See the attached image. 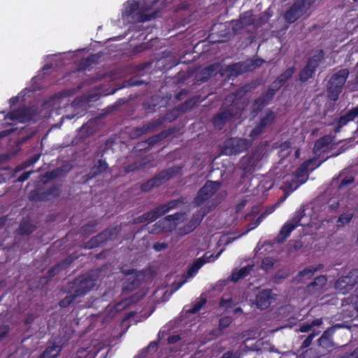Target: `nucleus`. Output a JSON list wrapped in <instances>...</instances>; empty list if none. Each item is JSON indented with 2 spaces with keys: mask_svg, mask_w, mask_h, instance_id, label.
Segmentation results:
<instances>
[{
  "mask_svg": "<svg viewBox=\"0 0 358 358\" xmlns=\"http://www.w3.org/2000/svg\"><path fill=\"white\" fill-rule=\"evenodd\" d=\"M312 163V161H308L303 164L294 173L293 176H287L284 179V185L282 189L285 192V196L280 199V200L274 205L268 207L264 213L252 222L249 226L247 231L256 228L262 221L268 215L271 214L281 202H283L288 194L296 190L301 184L304 183L308 178L309 172L308 166Z\"/></svg>",
  "mask_w": 358,
  "mask_h": 358,
  "instance_id": "f257e3e1",
  "label": "nucleus"
},
{
  "mask_svg": "<svg viewBox=\"0 0 358 358\" xmlns=\"http://www.w3.org/2000/svg\"><path fill=\"white\" fill-rule=\"evenodd\" d=\"M150 3L145 0H129L123 5L122 18L124 23L144 21L147 19L145 13L151 8Z\"/></svg>",
  "mask_w": 358,
  "mask_h": 358,
  "instance_id": "f03ea898",
  "label": "nucleus"
},
{
  "mask_svg": "<svg viewBox=\"0 0 358 358\" xmlns=\"http://www.w3.org/2000/svg\"><path fill=\"white\" fill-rule=\"evenodd\" d=\"M312 207L307 206L303 212H299L296 216L287 221L282 227L278 236L279 242L284 241L290 233L298 226H313L314 220L317 219L316 216L309 217Z\"/></svg>",
  "mask_w": 358,
  "mask_h": 358,
  "instance_id": "7ed1b4c3",
  "label": "nucleus"
},
{
  "mask_svg": "<svg viewBox=\"0 0 358 358\" xmlns=\"http://www.w3.org/2000/svg\"><path fill=\"white\" fill-rule=\"evenodd\" d=\"M223 250L224 249H222L215 256L213 255H208V253H206L202 257H200L194 261L192 265L189 267L187 275H180L172 283L171 288V292L177 291L184 283H185L187 277H193L204 264L214 262L215 259H217L222 252Z\"/></svg>",
  "mask_w": 358,
  "mask_h": 358,
  "instance_id": "20e7f679",
  "label": "nucleus"
},
{
  "mask_svg": "<svg viewBox=\"0 0 358 358\" xmlns=\"http://www.w3.org/2000/svg\"><path fill=\"white\" fill-rule=\"evenodd\" d=\"M315 0H296L292 6L285 12V20L292 23L305 14Z\"/></svg>",
  "mask_w": 358,
  "mask_h": 358,
  "instance_id": "39448f33",
  "label": "nucleus"
},
{
  "mask_svg": "<svg viewBox=\"0 0 358 358\" xmlns=\"http://www.w3.org/2000/svg\"><path fill=\"white\" fill-rule=\"evenodd\" d=\"M348 76V71L342 69L334 74L329 80L327 94L331 100H336Z\"/></svg>",
  "mask_w": 358,
  "mask_h": 358,
  "instance_id": "423d86ee",
  "label": "nucleus"
},
{
  "mask_svg": "<svg viewBox=\"0 0 358 358\" xmlns=\"http://www.w3.org/2000/svg\"><path fill=\"white\" fill-rule=\"evenodd\" d=\"M185 219L184 214L176 213L173 215L167 216L154 225L151 230L152 233H160L163 231H172L175 227Z\"/></svg>",
  "mask_w": 358,
  "mask_h": 358,
  "instance_id": "0eeeda50",
  "label": "nucleus"
},
{
  "mask_svg": "<svg viewBox=\"0 0 358 358\" xmlns=\"http://www.w3.org/2000/svg\"><path fill=\"white\" fill-rule=\"evenodd\" d=\"M220 188V182L208 181L205 185L199 191L193 203L199 206L208 200Z\"/></svg>",
  "mask_w": 358,
  "mask_h": 358,
  "instance_id": "6e6552de",
  "label": "nucleus"
},
{
  "mask_svg": "<svg viewBox=\"0 0 358 358\" xmlns=\"http://www.w3.org/2000/svg\"><path fill=\"white\" fill-rule=\"evenodd\" d=\"M248 146V143L242 138H229L224 142L222 152L226 155L236 154L245 150Z\"/></svg>",
  "mask_w": 358,
  "mask_h": 358,
  "instance_id": "1a4fd4ad",
  "label": "nucleus"
},
{
  "mask_svg": "<svg viewBox=\"0 0 358 358\" xmlns=\"http://www.w3.org/2000/svg\"><path fill=\"white\" fill-rule=\"evenodd\" d=\"M322 57L323 52L322 50H315L313 52L311 57L308 60L307 66L301 72L300 79L302 81H306L312 77L316 67L318 66Z\"/></svg>",
  "mask_w": 358,
  "mask_h": 358,
  "instance_id": "9d476101",
  "label": "nucleus"
},
{
  "mask_svg": "<svg viewBox=\"0 0 358 358\" xmlns=\"http://www.w3.org/2000/svg\"><path fill=\"white\" fill-rule=\"evenodd\" d=\"M213 206H210L201 208L198 214L194 216L188 224L179 229V235L184 236L192 231L199 224L205 215L211 210Z\"/></svg>",
  "mask_w": 358,
  "mask_h": 358,
  "instance_id": "9b49d317",
  "label": "nucleus"
},
{
  "mask_svg": "<svg viewBox=\"0 0 358 358\" xmlns=\"http://www.w3.org/2000/svg\"><path fill=\"white\" fill-rule=\"evenodd\" d=\"M176 201L170 202L167 206H161L159 208H156L152 211L145 213L138 217L139 222H152L155 220L159 216L164 215L168 212L170 209L173 208L175 206Z\"/></svg>",
  "mask_w": 358,
  "mask_h": 358,
  "instance_id": "f8f14e48",
  "label": "nucleus"
},
{
  "mask_svg": "<svg viewBox=\"0 0 358 358\" xmlns=\"http://www.w3.org/2000/svg\"><path fill=\"white\" fill-rule=\"evenodd\" d=\"M32 109L29 108H22L17 111H13L9 113L6 117L5 120L7 123L8 120H11L15 122H25L32 118Z\"/></svg>",
  "mask_w": 358,
  "mask_h": 358,
  "instance_id": "ddd939ff",
  "label": "nucleus"
},
{
  "mask_svg": "<svg viewBox=\"0 0 358 358\" xmlns=\"http://www.w3.org/2000/svg\"><path fill=\"white\" fill-rule=\"evenodd\" d=\"M356 282V279L352 276H344L337 280L335 288L341 293L345 294L352 289Z\"/></svg>",
  "mask_w": 358,
  "mask_h": 358,
  "instance_id": "4468645a",
  "label": "nucleus"
},
{
  "mask_svg": "<svg viewBox=\"0 0 358 358\" xmlns=\"http://www.w3.org/2000/svg\"><path fill=\"white\" fill-rule=\"evenodd\" d=\"M274 118L275 115L273 113L270 111L267 112L265 115L262 117L259 125L251 131L250 136L252 138H255L259 136L264 127L271 124Z\"/></svg>",
  "mask_w": 358,
  "mask_h": 358,
  "instance_id": "2eb2a0df",
  "label": "nucleus"
},
{
  "mask_svg": "<svg viewBox=\"0 0 358 358\" xmlns=\"http://www.w3.org/2000/svg\"><path fill=\"white\" fill-rule=\"evenodd\" d=\"M271 291L264 289L258 293L256 296V305L260 309H265L269 306L271 302Z\"/></svg>",
  "mask_w": 358,
  "mask_h": 358,
  "instance_id": "dca6fc26",
  "label": "nucleus"
},
{
  "mask_svg": "<svg viewBox=\"0 0 358 358\" xmlns=\"http://www.w3.org/2000/svg\"><path fill=\"white\" fill-rule=\"evenodd\" d=\"M99 350L100 348H96L95 345L93 344L87 348L78 350L72 358H94Z\"/></svg>",
  "mask_w": 358,
  "mask_h": 358,
  "instance_id": "f3484780",
  "label": "nucleus"
},
{
  "mask_svg": "<svg viewBox=\"0 0 358 358\" xmlns=\"http://www.w3.org/2000/svg\"><path fill=\"white\" fill-rule=\"evenodd\" d=\"M62 349V345L58 343H54L49 346L40 357V358H56Z\"/></svg>",
  "mask_w": 358,
  "mask_h": 358,
  "instance_id": "a211bd4d",
  "label": "nucleus"
},
{
  "mask_svg": "<svg viewBox=\"0 0 358 358\" xmlns=\"http://www.w3.org/2000/svg\"><path fill=\"white\" fill-rule=\"evenodd\" d=\"M358 116V106L351 110H350L348 113H346L345 115L341 117L338 125L340 127H343L345 124H347L349 121H352Z\"/></svg>",
  "mask_w": 358,
  "mask_h": 358,
  "instance_id": "6ab92c4d",
  "label": "nucleus"
},
{
  "mask_svg": "<svg viewBox=\"0 0 358 358\" xmlns=\"http://www.w3.org/2000/svg\"><path fill=\"white\" fill-rule=\"evenodd\" d=\"M79 282V288L76 289V296L85 294L92 286L93 283L91 280H87V278H81Z\"/></svg>",
  "mask_w": 358,
  "mask_h": 358,
  "instance_id": "aec40b11",
  "label": "nucleus"
},
{
  "mask_svg": "<svg viewBox=\"0 0 358 358\" xmlns=\"http://www.w3.org/2000/svg\"><path fill=\"white\" fill-rule=\"evenodd\" d=\"M326 282L327 279L324 276H319L308 286V290L313 293L320 291Z\"/></svg>",
  "mask_w": 358,
  "mask_h": 358,
  "instance_id": "412c9836",
  "label": "nucleus"
},
{
  "mask_svg": "<svg viewBox=\"0 0 358 358\" xmlns=\"http://www.w3.org/2000/svg\"><path fill=\"white\" fill-rule=\"evenodd\" d=\"M252 267V266H245L238 271H234L231 276V280L236 282L238 280L245 277L250 273Z\"/></svg>",
  "mask_w": 358,
  "mask_h": 358,
  "instance_id": "4be33fe9",
  "label": "nucleus"
},
{
  "mask_svg": "<svg viewBox=\"0 0 358 358\" xmlns=\"http://www.w3.org/2000/svg\"><path fill=\"white\" fill-rule=\"evenodd\" d=\"M10 157L9 155L0 156V163L3 161L7 160ZM13 175L10 173L9 169L6 167L0 166V183L4 181L6 178H9Z\"/></svg>",
  "mask_w": 358,
  "mask_h": 358,
  "instance_id": "5701e85b",
  "label": "nucleus"
},
{
  "mask_svg": "<svg viewBox=\"0 0 358 358\" xmlns=\"http://www.w3.org/2000/svg\"><path fill=\"white\" fill-rule=\"evenodd\" d=\"M333 334V329H328L324 331L322 336L319 339L320 345L324 348H329L331 345V336Z\"/></svg>",
  "mask_w": 358,
  "mask_h": 358,
  "instance_id": "b1692460",
  "label": "nucleus"
},
{
  "mask_svg": "<svg viewBox=\"0 0 358 358\" xmlns=\"http://www.w3.org/2000/svg\"><path fill=\"white\" fill-rule=\"evenodd\" d=\"M353 217V213H345L340 215L337 220V227H342L349 224Z\"/></svg>",
  "mask_w": 358,
  "mask_h": 358,
  "instance_id": "393cba45",
  "label": "nucleus"
},
{
  "mask_svg": "<svg viewBox=\"0 0 358 358\" xmlns=\"http://www.w3.org/2000/svg\"><path fill=\"white\" fill-rule=\"evenodd\" d=\"M127 301H122L116 304L115 306H108L107 312H108L111 315V316H114L116 313L123 310L126 307V306H127Z\"/></svg>",
  "mask_w": 358,
  "mask_h": 358,
  "instance_id": "a878e982",
  "label": "nucleus"
},
{
  "mask_svg": "<svg viewBox=\"0 0 358 358\" xmlns=\"http://www.w3.org/2000/svg\"><path fill=\"white\" fill-rule=\"evenodd\" d=\"M322 323V319H317L312 322L311 324H304L300 327L301 332H308L311 330L313 327L320 326Z\"/></svg>",
  "mask_w": 358,
  "mask_h": 358,
  "instance_id": "bb28decb",
  "label": "nucleus"
},
{
  "mask_svg": "<svg viewBox=\"0 0 358 358\" xmlns=\"http://www.w3.org/2000/svg\"><path fill=\"white\" fill-rule=\"evenodd\" d=\"M294 73V70L292 68L288 69L284 73H282L278 79V80L275 83V85L277 86L278 84L281 85L284 83L289 78L292 76Z\"/></svg>",
  "mask_w": 358,
  "mask_h": 358,
  "instance_id": "cd10ccee",
  "label": "nucleus"
},
{
  "mask_svg": "<svg viewBox=\"0 0 358 358\" xmlns=\"http://www.w3.org/2000/svg\"><path fill=\"white\" fill-rule=\"evenodd\" d=\"M315 271V270L312 268H306L299 273L296 279H299V280L301 281L309 279L313 275Z\"/></svg>",
  "mask_w": 358,
  "mask_h": 358,
  "instance_id": "c85d7f7f",
  "label": "nucleus"
},
{
  "mask_svg": "<svg viewBox=\"0 0 358 358\" xmlns=\"http://www.w3.org/2000/svg\"><path fill=\"white\" fill-rule=\"evenodd\" d=\"M253 22L252 15L250 12L243 13L240 19L241 27H244L251 24Z\"/></svg>",
  "mask_w": 358,
  "mask_h": 358,
  "instance_id": "c756f323",
  "label": "nucleus"
},
{
  "mask_svg": "<svg viewBox=\"0 0 358 358\" xmlns=\"http://www.w3.org/2000/svg\"><path fill=\"white\" fill-rule=\"evenodd\" d=\"M206 303V300L203 298H200L194 305V306L191 308L187 310V313L194 314L197 313L201 307L204 305Z\"/></svg>",
  "mask_w": 358,
  "mask_h": 358,
  "instance_id": "7c9ffc66",
  "label": "nucleus"
},
{
  "mask_svg": "<svg viewBox=\"0 0 358 358\" xmlns=\"http://www.w3.org/2000/svg\"><path fill=\"white\" fill-rule=\"evenodd\" d=\"M227 120V114L225 113H220L215 116L213 119V124L215 127H219L221 124Z\"/></svg>",
  "mask_w": 358,
  "mask_h": 358,
  "instance_id": "2f4dec72",
  "label": "nucleus"
},
{
  "mask_svg": "<svg viewBox=\"0 0 358 358\" xmlns=\"http://www.w3.org/2000/svg\"><path fill=\"white\" fill-rule=\"evenodd\" d=\"M234 304V301L231 299H224L220 301V307L224 308L226 310L229 312V308Z\"/></svg>",
  "mask_w": 358,
  "mask_h": 358,
  "instance_id": "473e14b6",
  "label": "nucleus"
},
{
  "mask_svg": "<svg viewBox=\"0 0 358 358\" xmlns=\"http://www.w3.org/2000/svg\"><path fill=\"white\" fill-rule=\"evenodd\" d=\"M273 264H274V260L273 259L269 258V257L265 258L262 261V268L264 271H268L273 266Z\"/></svg>",
  "mask_w": 358,
  "mask_h": 358,
  "instance_id": "72a5a7b5",
  "label": "nucleus"
},
{
  "mask_svg": "<svg viewBox=\"0 0 358 358\" xmlns=\"http://www.w3.org/2000/svg\"><path fill=\"white\" fill-rule=\"evenodd\" d=\"M107 164L103 161H99L97 165L94 168V173L97 174L98 173H101V171L106 170L107 169Z\"/></svg>",
  "mask_w": 358,
  "mask_h": 358,
  "instance_id": "f704fd0d",
  "label": "nucleus"
},
{
  "mask_svg": "<svg viewBox=\"0 0 358 358\" xmlns=\"http://www.w3.org/2000/svg\"><path fill=\"white\" fill-rule=\"evenodd\" d=\"M320 332V331H315V330H313V332L303 341L302 347H308L311 344L313 338L315 337L317 335H318Z\"/></svg>",
  "mask_w": 358,
  "mask_h": 358,
  "instance_id": "c9c22d12",
  "label": "nucleus"
},
{
  "mask_svg": "<svg viewBox=\"0 0 358 358\" xmlns=\"http://www.w3.org/2000/svg\"><path fill=\"white\" fill-rule=\"evenodd\" d=\"M231 322V317H223L220 320V329H224L226 327H227Z\"/></svg>",
  "mask_w": 358,
  "mask_h": 358,
  "instance_id": "e433bc0d",
  "label": "nucleus"
},
{
  "mask_svg": "<svg viewBox=\"0 0 358 358\" xmlns=\"http://www.w3.org/2000/svg\"><path fill=\"white\" fill-rule=\"evenodd\" d=\"M327 143V141L323 138L318 140L314 146V150L315 152L320 150L321 148H322Z\"/></svg>",
  "mask_w": 358,
  "mask_h": 358,
  "instance_id": "4c0bfd02",
  "label": "nucleus"
},
{
  "mask_svg": "<svg viewBox=\"0 0 358 358\" xmlns=\"http://www.w3.org/2000/svg\"><path fill=\"white\" fill-rule=\"evenodd\" d=\"M38 158H39V156H36L30 162H28L27 164H25L24 166H19L17 168L16 172L20 171L22 170L23 169H24L25 167L29 166L30 164L36 162L38 160Z\"/></svg>",
  "mask_w": 358,
  "mask_h": 358,
  "instance_id": "58836bf2",
  "label": "nucleus"
},
{
  "mask_svg": "<svg viewBox=\"0 0 358 358\" xmlns=\"http://www.w3.org/2000/svg\"><path fill=\"white\" fill-rule=\"evenodd\" d=\"M167 248V245L164 243H157L155 244L154 248L156 251H161L162 250H164Z\"/></svg>",
  "mask_w": 358,
  "mask_h": 358,
  "instance_id": "ea45409f",
  "label": "nucleus"
},
{
  "mask_svg": "<svg viewBox=\"0 0 358 358\" xmlns=\"http://www.w3.org/2000/svg\"><path fill=\"white\" fill-rule=\"evenodd\" d=\"M31 171H27V172H25L24 173H22L17 179L18 181L20 182H23L26 180H27L30 175H31Z\"/></svg>",
  "mask_w": 358,
  "mask_h": 358,
  "instance_id": "a19ab883",
  "label": "nucleus"
},
{
  "mask_svg": "<svg viewBox=\"0 0 358 358\" xmlns=\"http://www.w3.org/2000/svg\"><path fill=\"white\" fill-rule=\"evenodd\" d=\"M72 300L73 299H71V296H67L65 299H63L62 301H61L60 305H61V306H66L68 304H69Z\"/></svg>",
  "mask_w": 358,
  "mask_h": 358,
  "instance_id": "79ce46f5",
  "label": "nucleus"
},
{
  "mask_svg": "<svg viewBox=\"0 0 358 358\" xmlns=\"http://www.w3.org/2000/svg\"><path fill=\"white\" fill-rule=\"evenodd\" d=\"M8 331V329L6 326H2L0 327V338L5 336Z\"/></svg>",
  "mask_w": 358,
  "mask_h": 358,
  "instance_id": "37998d69",
  "label": "nucleus"
},
{
  "mask_svg": "<svg viewBox=\"0 0 358 358\" xmlns=\"http://www.w3.org/2000/svg\"><path fill=\"white\" fill-rule=\"evenodd\" d=\"M159 185V182H158V179L157 178H155V179L150 180L148 182V185H149L150 187H154L155 185Z\"/></svg>",
  "mask_w": 358,
  "mask_h": 358,
  "instance_id": "c03bdc74",
  "label": "nucleus"
},
{
  "mask_svg": "<svg viewBox=\"0 0 358 358\" xmlns=\"http://www.w3.org/2000/svg\"><path fill=\"white\" fill-rule=\"evenodd\" d=\"M16 131V129H9V130H6V131H2L1 134H0V138L1 137H3V136H7L8 134H9L10 133H12V132H14Z\"/></svg>",
  "mask_w": 358,
  "mask_h": 358,
  "instance_id": "a18cd8bd",
  "label": "nucleus"
},
{
  "mask_svg": "<svg viewBox=\"0 0 358 358\" xmlns=\"http://www.w3.org/2000/svg\"><path fill=\"white\" fill-rule=\"evenodd\" d=\"M178 336H173L169 338L168 341L170 343H176L179 340Z\"/></svg>",
  "mask_w": 358,
  "mask_h": 358,
  "instance_id": "49530a36",
  "label": "nucleus"
},
{
  "mask_svg": "<svg viewBox=\"0 0 358 358\" xmlns=\"http://www.w3.org/2000/svg\"><path fill=\"white\" fill-rule=\"evenodd\" d=\"M19 97L18 96H16V97H13L10 99V105H14L15 104V103H17L18 101H19Z\"/></svg>",
  "mask_w": 358,
  "mask_h": 358,
  "instance_id": "de8ad7c7",
  "label": "nucleus"
},
{
  "mask_svg": "<svg viewBox=\"0 0 358 358\" xmlns=\"http://www.w3.org/2000/svg\"><path fill=\"white\" fill-rule=\"evenodd\" d=\"M222 357V358H234V357L233 356V354L230 352H226L225 354L223 355V356Z\"/></svg>",
  "mask_w": 358,
  "mask_h": 358,
  "instance_id": "09e8293b",
  "label": "nucleus"
},
{
  "mask_svg": "<svg viewBox=\"0 0 358 358\" xmlns=\"http://www.w3.org/2000/svg\"><path fill=\"white\" fill-rule=\"evenodd\" d=\"M301 246H302V244L299 241L296 242L294 245V248L295 250L300 249L301 248Z\"/></svg>",
  "mask_w": 358,
  "mask_h": 358,
  "instance_id": "8fccbe9b",
  "label": "nucleus"
},
{
  "mask_svg": "<svg viewBox=\"0 0 358 358\" xmlns=\"http://www.w3.org/2000/svg\"><path fill=\"white\" fill-rule=\"evenodd\" d=\"M269 18V16L268 15H264L262 17V19L261 20V24H263L265 22H266Z\"/></svg>",
  "mask_w": 358,
  "mask_h": 358,
  "instance_id": "3c124183",
  "label": "nucleus"
},
{
  "mask_svg": "<svg viewBox=\"0 0 358 358\" xmlns=\"http://www.w3.org/2000/svg\"><path fill=\"white\" fill-rule=\"evenodd\" d=\"M289 153V150H284L283 148H282L281 150V155L282 156H285L286 155H288Z\"/></svg>",
  "mask_w": 358,
  "mask_h": 358,
  "instance_id": "603ef678",
  "label": "nucleus"
},
{
  "mask_svg": "<svg viewBox=\"0 0 358 358\" xmlns=\"http://www.w3.org/2000/svg\"><path fill=\"white\" fill-rule=\"evenodd\" d=\"M156 348V343H150L148 348V350L155 349Z\"/></svg>",
  "mask_w": 358,
  "mask_h": 358,
  "instance_id": "864d4df0",
  "label": "nucleus"
},
{
  "mask_svg": "<svg viewBox=\"0 0 358 358\" xmlns=\"http://www.w3.org/2000/svg\"><path fill=\"white\" fill-rule=\"evenodd\" d=\"M245 205V203L244 202H242L241 203H240L238 206V210H240L242 207H243Z\"/></svg>",
  "mask_w": 358,
  "mask_h": 358,
  "instance_id": "5fc2aeb1",
  "label": "nucleus"
},
{
  "mask_svg": "<svg viewBox=\"0 0 358 358\" xmlns=\"http://www.w3.org/2000/svg\"><path fill=\"white\" fill-rule=\"evenodd\" d=\"M241 309L239 308H236L234 309V313L236 314L237 313L240 312Z\"/></svg>",
  "mask_w": 358,
  "mask_h": 358,
  "instance_id": "6e6d98bb",
  "label": "nucleus"
},
{
  "mask_svg": "<svg viewBox=\"0 0 358 358\" xmlns=\"http://www.w3.org/2000/svg\"><path fill=\"white\" fill-rule=\"evenodd\" d=\"M241 66V64H236L234 65V68L236 69H238L239 67Z\"/></svg>",
  "mask_w": 358,
  "mask_h": 358,
  "instance_id": "4d7b16f0",
  "label": "nucleus"
},
{
  "mask_svg": "<svg viewBox=\"0 0 358 358\" xmlns=\"http://www.w3.org/2000/svg\"><path fill=\"white\" fill-rule=\"evenodd\" d=\"M127 279H128V280H131L132 279H134V275H133V274H132V273H131V274L129 275V276L128 277V278H127Z\"/></svg>",
  "mask_w": 358,
  "mask_h": 358,
  "instance_id": "13d9d810",
  "label": "nucleus"
},
{
  "mask_svg": "<svg viewBox=\"0 0 358 358\" xmlns=\"http://www.w3.org/2000/svg\"><path fill=\"white\" fill-rule=\"evenodd\" d=\"M295 155H296V157H298L299 155V150H296V152H295Z\"/></svg>",
  "mask_w": 358,
  "mask_h": 358,
  "instance_id": "bf43d9fd",
  "label": "nucleus"
},
{
  "mask_svg": "<svg viewBox=\"0 0 358 358\" xmlns=\"http://www.w3.org/2000/svg\"><path fill=\"white\" fill-rule=\"evenodd\" d=\"M264 246L266 247V248L265 250H267L268 248H271V245L270 244H268V243L266 244Z\"/></svg>",
  "mask_w": 358,
  "mask_h": 358,
  "instance_id": "052dcab7",
  "label": "nucleus"
},
{
  "mask_svg": "<svg viewBox=\"0 0 358 358\" xmlns=\"http://www.w3.org/2000/svg\"><path fill=\"white\" fill-rule=\"evenodd\" d=\"M348 182H350V181L347 182V181H345V180H343L342 181V182H341V185H345V184H347V183H348Z\"/></svg>",
  "mask_w": 358,
  "mask_h": 358,
  "instance_id": "680f3d73",
  "label": "nucleus"
},
{
  "mask_svg": "<svg viewBox=\"0 0 358 358\" xmlns=\"http://www.w3.org/2000/svg\"><path fill=\"white\" fill-rule=\"evenodd\" d=\"M107 233H108V232H107V231H106L103 234L99 235V236H98V238H101V237H102V236H106V234H107Z\"/></svg>",
  "mask_w": 358,
  "mask_h": 358,
  "instance_id": "e2e57ef3",
  "label": "nucleus"
},
{
  "mask_svg": "<svg viewBox=\"0 0 358 358\" xmlns=\"http://www.w3.org/2000/svg\"><path fill=\"white\" fill-rule=\"evenodd\" d=\"M222 239L221 241H225V240L227 239V238L228 236H222Z\"/></svg>",
  "mask_w": 358,
  "mask_h": 358,
  "instance_id": "0e129e2a",
  "label": "nucleus"
},
{
  "mask_svg": "<svg viewBox=\"0 0 358 358\" xmlns=\"http://www.w3.org/2000/svg\"><path fill=\"white\" fill-rule=\"evenodd\" d=\"M355 355H358V348L355 350Z\"/></svg>",
  "mask_w": 358,
  "mask_h": 358,
  "instance_id": "69168bd1",
  "label": "nucleus"
},
{
  "mask_svg": "<svg viewBox=\"0 0 358 358\" xmlns=\"http://www.w3.org/2000/svg\"><path fill=\"white\" fill-rule=\"evenodd\" d=\"M17 151H18V150H15L13 152V154H12V155H14V154L17 153Z\"/></svg>",
  "mask_w": 358,
  "mask_h": 358,
  "instance_id": "338daca9",
  "label": "nucleus"
},
{
  "mask_svg": "<svg viewBox=\"0 0 358 358\" xmlns=\"http://www.w3.org/2000/svg\"><path fill=\"white\" fill-rule=\"evenodd\" d=\"M284 147H287V145H284L283 146H282V148H284Z\"/></svg>",
  "mask_w": 358,
  "mask_h": 358,
  "instance_id": "774afa93",
  "label": "nucleus"
}]
</instances>
